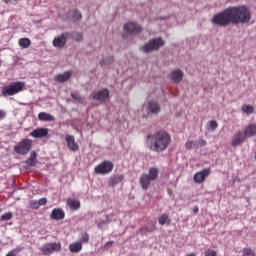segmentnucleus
Segmentation results:
<instances>
[{"label": "nucleus", "instance_id": "obj_1", "mask_svg": "<svg viewBox=\"0 0 256 256\" xmlns=\"http://www.w3.org/2000/svg\"><path fill=\"white\" fill-rule=\"evenodd\" d=\"M251 21V12L247 6H231L224 11L215 14L211 23L218 27H229V25H245Z\"/></svg>", "mask_w": 256, "mask_h": 256}, {"label": "nucleus", "instance_id": "obj_2", "mask_svg": "<svg viewBox=\"0 0 256 256\" xmlns=\"http://www.w3.org/2000/svg\"><path fill=\"white\" fill-rule=\"evenodd\" d=\"M146 145L154 153H163L171 145V135L165 131H158L146 138Z\"/></svg>", "mask_w": 256, "mask_h": 256}, {"label": "nucleus", "instance_id": "obj_3", "mask_svg": "<svg viewBox=\"0 0 256 256\" xmlns=\"http://www.w3.org/2000/svg\"><path fill=\"white\" fill-rule=\"evenodd\" d=\"M161 47H165V40L162 37H155L148 40V42L144 43L139 47V51L149 55V53H154L159 51Z\"/></svg>", "mask_w": 256, "mask_h": 256}, {"label": "nucleus", "instance_id": "obj_4", "mask_svg": "<svg viewBox=\"0 0 256 256\" xmlns=\"http://www.w3.org/2000/svg\"><path fill=\"white\" fill-rule=\"evenodd\" d=\"M159 178V169L157 167H151L148 170V174L144 173L139 178V183L144 191H147L151 187V183Z\"/></svg>", "mask_w": 256, "mask_h": 256}, {"label": "nucleus", "instance_id": "obj_5", "mask_svg": "<svg viewBox=\"0 0 256 256\" xmlns=\"http://www.w3.org/2000/svg\"><path fill=\"white\" fill-rule=\"evenodd\" d=\"M21 91H25V82L18 81L2 87L1 94L3 97H11L21 93Z\"/></svg>", "mask_w": 256, "mask_h": 256}, {"label": "nucleus", "instance_id": "obj_6", "mask_svg": "<svg viewBox=\"0 0 256 256\" xmlns=\"http://www.w3.org/2000/svg\"><path fill=\"white\" fill-rule=\"evenodd\" d=\"M33 149V140L29 138H24L17 145L14 146V151L17 155H27Z\"/></svg>", "mask_w": 256, "mask_h": 256}, {"label": "nucleus", "instance_id": "obj_7", "mask_svg": "<svg viewBox=\"0 0 256 256\" xmlns=\"http://www.w3.org/2000/svg\"><path fill=\"white\" fill-rule=\"evenodd\" d=\"M146 115H143L145 119L147 117H157L161 113V105L157 101H148L146 104Z\"/></svg>", "mask_w": 256, "mask_h": 256}, {"label": "nucleus", "instance_id": "obj_8", "mask_svg": "<svg viewBox=\"0 0 256 256\" xmlns=\"http://www.w3.org/2000/svg\"><path fill=\"white\" fill-rule=\"evenodd\" d=\"M42 255H53L61 251V243H47L40 248Z\"/></svg>", "mask_w": 256, "mask_h": 256}, {"label": "nucleus", "instance_id": "obj_9", "mask_svg": "<svg viewBox=\"0 0 256 256\" xmlns=\"http://www.w3.org/2000/svg\"><path fill=\"white\" fill-rule=\"evenodd\" d=\"M95 173L98 175H107L113 171V162L105 160L95 167Z\"/></svg>", "mask_w": 256, "mask_h": 256}, {"label": "nucleus", "instance_id": "obj_10", "mask_svg": "<svg viewBox=\"0 0 256 256\" xmlns=\"http://www.w3.org/2000/svg\"><path fill=\"white\" fill-rule=\"evenodd\" d=\"M111 92L107 88H103L97 92L92 93L93 101H99L100 103H105V101H109V97Z\"/></svg>", "mask_w": 256, "mask_h": 256}, {"label": "nucleus", "instance_id": "obj_11", "mask_svg": "<svg viewBox=\"0 0 256 256\" xmlns=\"http://www.w3.org/2000/svg\"><path fill=\"white\" fill-rule=\"evenodd\" d=\"M81 19H83V14L81 13V11H79V9L74 8L67 12V20L69 21V23L77 25V23L81 21Z\"/></svg>", "mask_w": 256, "mask_h": 256}, {"label": "nucleus", "instance_id": "obj_12", "mask_svg": "<svg viewBox=\"0 0 256 256\" xmlns=\"http://www.w3.org/2000/svg\"><path fill=\"white\" fill-rule=\"evenodd\" d=\"M247 141V136L242 131H238L232 138L231 145L232 147H239V145H243Z\"/></svg>", "mask_w": 256, "mask_h": 256}, {"label": "nucleus", "instance_id": "obj_13", "mask_svg": "<svg viewBox=\"0 0 256 256\" xmlns=\"http://www.w3.org/2000/svg\"><path fill=\"white\" fill-rule=\"evenodd\" d=\"M124 29L130 34H137L143 31V27H141L137 22H129L125 24Z\"/></svg>", "mask_w": 256, "mask_h": 256}, {"label": "nucleus", "instance_id": "obj_14", "mask_svg": "<svg viewBox=\"0 0 256 256\" xmlns=\"http://www.w3.org/2000/svg\"><path fill=\"white\" fill-rule=\"evenodd\" d=\"M211 173V170L209 168L203 169L200 172H197L194 175V181L195 183H204L205 179H207V177H209V174Z\"/></svg>", "mask_w": 256, "mask_h": 256}, {"label": "nucleus", "instance_id": "obj_15", "mask_svg": "<svg viewBox=\"0 0 256 256\" xmlns=\"http://www.w3.org/2000/svg\"><path fill=\"white\" fill-rule=\"evenodd\" d=\"M49 135V129L47 128H37L30 133V137L34 139H41V137H47Z\"/></svg>", "mask_w": 256, "mask_h": 256}, {"label": "nucleus", "instance_id": "obj_16", "mask_svg": "<svg viewBox=\"0 0 256 256\" xmlns=\"http://www.w3.org/2000/svg\"><path fill=\"white\" fill-rule=\"evenodd\" d=\"M65 141H66L68 149H70V151H73V152L79 151V144H77V142H75L74 136L66 135Z\"/></svg>", "mask_w": 256, "mask_h": 256}, {"label": "nucleus", "instance_id": "obj_17", "mask_svg": "<svg viewBox=\"0 0 256 256\" xmlns=\"http://www.w3.org/2000/svg\"><path fill=\"white\" fill-rule=\"evenodd\" d=\"M65 212L61 208H54L50 214V218L54 221H61V219H64Z\"/></svg>", "mask_w": 256, "mask_h": 256}, {"label": "nucleus", "instance_id": "obj_18", "mask_svg": "<svg viewBox=\"0 0 256 256\" xmlns=\"http://www.w3.org/2000/svg\"><path fill=\"white\" fill-rule=\"evenodd\" d=\"M184 76L185 74L181 69H176L171 72V79L173 83H181V81H183Z\"/></svg>", "mask_w": 256, "mask_h": 256}, {"label": "nucleus", "instance_id": "obj_19", "mask_svg": "<svg viewBox=\"0 0 256 256\" xmlns=\"http://www.w3.org/2000/svg\"><path fill=\"white\" fill-rule=\"evenodd\" d=\"M53 46L57 49H63L65 47V34L62 33L60 36H57L53 40Z\"/></svg>", "mask_w": 256, "mask_h": 256}, {"label": "nucleus", "instance_id": "obj_20", "mask_svg": "<svg viewBox=\"0 0 256 256\" xmlns=\"http://www.w3.org/2000/svg\"><path fill=\"white\" fill-rule=\"evenodd\" d=\"M125 179V176L123 174L120 175H113L109 178L108 181V187H115V185H118V183H121Z\"/></svg>", "mask_w": 256, "mask_h": 256}, {"label": "nucleus", "instance_id": "obj_21", "mask_svg": "<svg viewBox=\"0 0 256 256\" xmlns=\"http://www.w3.org/2000/svg\"><path fill=\"white\" fill-rule=\"evenodd\" d=\"M65 39H73V41H77V43H80V41H83V33L81 32H72V33H65Z\"/></svg>", "mask_w": 256, "mask_h": 256}, {"label": "nucleus", "instance_id": "obj_22", "mask_svg": "<svg viewBox=\"0 0 256 256\" xmlns=\"http://www.w3.org/2000/svg\"><path fill=\"white\" fill-rule=\"evenodd\" d=\"M29 205L31 209H39V207L47 205V198H41L39 200H30Z\"/></svg>", "mask_w": 256, "mask_h": 256}, {"label": "nucleus", "instance_id": "obj_23", "mask_svg": "<svg viewBox=\"0 0 256 256\" xmlns=\"http://www.w3.org/2000/svg\"><path fill=\"white\" fill-rule=\"evenodd\" d=\"M67 206L71 211H79L81 209V202L76 199H68Z\"/></svg>", "mask_w": 256, "mask_h": 256}, {"label": "nucleus", "instance_id": "obj_24", "mask_svg": "<svg viewBox=\"0 0 256 256\" xmlns=\"http://www.w3.org/2000/svg\"><path fill=\"white\" fill-rule=\"evenodd\" d=\"M244 135L246 139L249 137H255L256 135V124H249L245 130H244Z\"/></svg>", "mask_w": 256, "mask_h": 256}, {"label": "nucleus", "instance_id": "obj_25", "mask_svg": "<svg viewBox=\"0 0 256 256\" xmlns=\"http://www.w3.org/2000/svg\"><path fill=\"white\" fill-rule=\"evenodd\" d=\"M26 164L29 167H35V165H37V152L33 151L30 153L29 158L26 160Z\"/></svg>", "mask_w": 256, "mask_h": 256}, {"label": "nucleus", "instance_id": "obj_26", "mask_svg": "<svg viewBox=\"0 0 256 256\" xmlns=\"http://www.w3.org/2000/svg\"><path fill=\"white\" fill-rule=\"evenodd\" d=\"M113 63H115V57L113 56L102 58L100 61V67H109V65H113Z\"/></svg>", "mask_w": 256, "mask_h": 256}, {"label": "nucleus", "instance_id": "obj_27", "mask_svg": "<svg viewBox=\"0 0 256 256\" xmlns=\"http://www.w3.org/2000/svg\"><path fill=\"white\" fill-rule=\"evenodd\" d=\"M39 121H55V117L46 112H40L38 114Z\"/></svg>", "mask_w": 256, "mask_h": 256}, {"label": "nucleus", "instance_id": "obj_28", "mask_svg": "<svg viewBox=\"0 0 256 256\" xmlns=\"http://www.w3.org/2000/svg\"><path fill=\"white\" fill-rule=\"evenodd\" d=\"M158 223L159 225H171V218L164 213L158 218Z\"/></svg>", "mask_w": 256, "mask_h": 256}, {"label": "nucleus", "instance_id": "obj_29", "mask_svg": "<svg viewBox=\"0 0 256 256\" xmlns=\"http://www.w3.org/2000/svg\"><path fill=\"white\" fill-rule=\"evenodd\" d=\"M69 249L71 253H79L83 249V244L81 242H75L70 244Z\"/></svg>", "mask_w": 256, "mask_h": 256}, {"label": "nucleus", "instance_id": "obj_30", "mask_svg": "<svg viewBox=\"0 0 256 256\" xmlns=\"http://www.w3.org/2000/svg\"><path fill=\"white\" fill-rule=\"evenodd\" d=\"M18 44L22 49H29V47H31V39L21 38L18 40Z\"/></svg>", "mask_w": 256, "mask_h": 256}, {"label": "nucleus", "instance_id": "obj_31", "mask_svg": "<svg viewBox=\"0 0 256 256\" xmlns=\"http://www.w3.org/2000/svg\"><path fill=\"white\" fill-rule=\"evenodd\" d=\"M217 127H219V124L215 120L209 121L206 125L207 131H215Z\"/></svg>", "mask_w": 256, "mask_h": 256}, {"label": "nucleus", "instance_id": "obj_32", "mask_svg": "<svg viewBox=\"0 0 256 256\" xmlns=\"http://www.w3.org/2000/svg\"><path fill=\"white\" fill-rule=\"evenodd\" d=\"M185 147H186V149H198L199 142H197V140L188 141V142H186Z\"/></svg>", "mask_w": 256, "mask_h": 256}, {"label": "nucleus", "instance_id": "obj_33", "mask_svg": "<svg viewBox=\"0 0 256 256\" xmlns=\"http://www.w3.org/2000/svg\"><path fill=\"white\" fill-rule=\"evenodd\" d=\"M13 219V212H6L0 217V221H11Z\"/></svg>", "mask_w": 256, "mask_h": 256}, {"label": "nucleus", "instance_id": "obj_34", "mask_svg": "<svg viewBox=\"0 0 256 256\" xmlns=\"http://www.w3.org/2000/svg\"><path fill=\"white\" fill-rule=\"evenodd\" d=\"M242 111L244 113H247V115H251V113H253L255 111V108H253V106H251V105H244L242 107Z\"/></svg>", "mask_w": 256, "mask_h": 256}, {"label": "nucleus", "instance_id": "obj_35", "mask_svg": "<svg viewBox=\"0 0 256 256\" xmlns=\"http://www.w3.org/2000/svg\"><path fill=\"white\" fill-rule=\"evenodd\" d=\"M22 250H23V248L17 247L15 249H13L12 251L8 252V254L6 256H17V255H19V253H21Z\"/></svg>", "mask_w": 256, "mask_h": 256}, {"label": "nucleus", "instance_id": "obj_36", "mask_svg": "<svg viewBox=\"0 0 256 256\" xmlns=\"http://www.w3.org/2000/svg\"><path fill=\"white\" fill-rule=\"evenodd\" d=\"M71 97L72 99H74V101H77L78 103H81L84 100V98L81 97L79 93H71Z\"/></svg>", "mask_w": 256, "mask_h": 256}, {"label": "nucleus", "instance_id": "obj_37", "mask_svg": "<svg viewBox=\"0 0 256 256\" xmlns=\"http://www.w3.org/2000/svg\"><path fill=\"white\" fill-rule=\"evenodd\" d=\"M111 220H109V216H106V219L105 220H100L98 222V227L99 229H102L104 225H107L108 223H110Z\"/></svg>", "mask_w": 256, "mask_h": 256}, {"label": "nucleus", "instance_id": "obj_38", "mask_svg": "<svg viewBox=\"0 0 256 256\" xmlns=\"http://www.w3.org/2000/svg\"><path fill=\"white\" fill-rule=\"evenodd\" d=\"M54 79L57 83H65V74H58Z\"/></svg>", "mask_w": 256, "mask_h": 256}, {"label": "nucleus", "instance_id": "obj_39", "mask_svg": "<svg viewBox=\"0 0 256 256\" xmlns=\"http://www.w3.org/2000/svg\"><path fill=\"white\" fill-rule=\"evenodd\" d=\"M204 256H217V251L208 249V250L205 251Z\"/></svg>", "mask_w": 256, "mask_h": 256}, {"label": "nucleus", "instance_id": "obj_40", "mask_svg": "<svg viewBox=\"0 0 256 256\" xmlns=\"http://www.w3.org/2000/svg\"><path fill=\"white\" fill-rule=\"evenodd\" d=\"M73 77V70H68L65 72V81H69Z\"/></svg>", "mask_w": 256, "mask_h": 256}, {"label": "nucleus", "instance_id": "obj_41", "mask_svg": "<svg viewBox=\"0 0 256 256\" xmlns=\"http://www.w3.org/2000/svg\"><path fill=\"white\" fill-rule=\"evenodd\" d=\"M7 117V112L3 109H0V121H3Z\"/></svg>", "mask_w": 256, "mask_h": 256}, {"label": "nucleus", "instance_id": "obj_42", "mask_svg": "<svg viewBox=\"0 0 256 256\" xmlns=\"http://www.w3.org/2000/svg\"><path fill=\"white\" fill-rule=\"evenodd\" d=\"M198 142V147H205L207 141L205 139L196 140Z\"/></svg>", "mask_w": 256, "mask_h": 256}, {"label": "nucleus", "instance_id": "obj_43", "mask_svg": "<svg viewBox=\"0 0 256 256\" xmlns=\"http://www.w3.org/2000/svg\"><path fill=\"white\" fill-rule=\"evenodd\" d=\"M82 243H88L89 242V234L85 233L81 238Z\"/></svg>", "mask_w": 256, "mask_h": 256}, {"label": "nucleus", "instance_id": "obj_44", "mask_svg": "<svg viewBox=\"0 0 256 256\" xmlns=\"http://www.w3.org/2000/svg\"><path fill=\"white\" fill-rule=\"evenodd\" d=\"M113 243H115V242L114 241L106 242L104 245V249H109L110 247H113Z\"/></svg>", "mask_w": 256, "mask_h": 256}, {"label": "nucleus", "instance_id": "obj_45", "mask_svg": "<svg viewBox=\"0 0 256 256\" xmlns=\"http://www.w3.org/2000/svg\"><path fill=\"white\" fill-rule=\"evenodd\" d=\"M243 253H244V255H251V253H253V252H252L251 248H244Z\"/></svg>", "mask_w": 256, "mask_h": 256}, {"label": "nucleus", "instance_id": "obj_46", "mask_svg": "<svg viewBox=\"0 0 256 256\" xmlns=\"http://www.w3.org/2000/svg\"><path fill=\"white\" fill-rule=\"evenodd\" d=\"M193 211H194V213H199V208H198V207H195V208L193 209Z\"/></svg>", "mask_w": 256, "mask_h": 256}, {"label": "nucleus", "instance_id": "obj_47", "mask_svg": "<svg viewBox=\"0 0 256 256\" xmlns=\"http://www.w3.org/2000/svg\"><path fill=\"white\" fill-rule=\"evenodd\" d=\"M148 231H155V226H152V229H150Z\"/></svg>", "mask_w": 256, "mask_h": 256}]
</instances>
